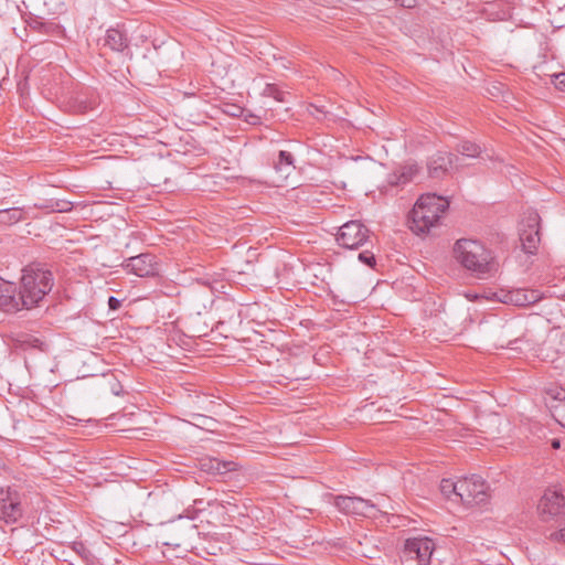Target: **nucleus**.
Segmentation results:
<instances>
[{
	"instance_id": "21",
	"label": "nucleus",
	"mask_w": 565,
	"mask_h": 565,
	"mask_svg": "<svg viewBox=\"0 0 565 565\" xmlns=\"http://www.w3.org/2000/svg\"><path fill=\"white\" fill-rule=\"evenodd\" d=\"M275 169L284 178H287L295 170L294 156L289 151H279Z\"/></svg>"
},
{
	"instance_id": "22",
	"label": "nucleus",
	"mask_w": 565,
	"mask_h": 565,
	"mask_svg": "<svg viewBox=\"0 0 565 565\" xmlns=\"http://www.w3.org/2000/svg\"><path fill=\"white\" fill-rule=\"evenodd\" d=\"M23 220V212L19 207H10L0 210V224L13 225Z\"/></svg>"
},
{
	"instance_id": "1",
	"label": "nucleus",
	"mask_w": 565,
	"mask_h": 565,
	"mask_svg": "<svg viewBox=\"0 0 565 565\" xmlns=\"http://www.w3.org/2000/svg\"><path fill=\"white\" fill-rule=\"evenodd\" d=\"M53 285V274L46 264L40 262L29 264L23 269L18 292L21 310H30L36 307L52 290Z\"/></svg>"
},
{
	"instance_id": "8",
	"label": "nucleus",
	"mask_w": 565,
	"mask_h": 565,
	"mask_svg": "<svg viewBox=\"0 0 565 565\" xmlns=\"http://www.w3.org/2000/svg\"><path fill=\"white\" fill-rule=\"evenodd\" d=\"M370 238V230L359 221H349L343 224L337 234V242L348 249H356Z\"/></svg>"
},
{
	"instance_id": "26",
	"label": "nucleus",
	"mask_w": 565,
	"mask_h": 565,
	"mask_svg": "<svg viewBox=\"0 0 565 565\" xmlns=\"http://www.w3.org/2000/svg\"><path fill=\"white\" fill-rule=\"evenodd\" d=\"M358 258L361 263L367 265L369 267H374L376 263L374 254L369 250L361 252Z\"/></svg>"
},
{
	"instance_id": "20",
	"label": "nucleus",
	"mask_w": 565,
	"mask_h": 565,
	"mask_svg": "<svg viewBox=\"0 0 565 565\" xmlns=\"http://www.w3.org/2000/svg\"><path fill=\"white\" fill-rule=\"evenodd\" d=\"M202 467L214 476L225 475L230 471L236 469V463L234 461H222L216 458L209 459L206 462L202 463Z\"/></svg>"
},
{
	"instance_id": "31",
	"label": "nucleus",
	"mask_w": 565,
	"mask_h": 565,
	"mask_svg": "<svg viewBox=\"0 0 565 565\" xmlns=\"http://www.w3.org/2000/svg\"><path fill=\"white\" fill-rule=\"evenodd\" d=\"M93 108H94L93 103H86L84 100H79V110L85 113L88 109H93Z\"/></svg>"
},
{
	"instance_id": "5",
	"label": "nucleus",
	"mask_w": 565,
	"mask_h": 565,
	"mask_svg": "<svg viewBox=\"0 0 565 565\" xmlns=\"http://www.w3.org/2000/svg\"><path fill=\"white\" fill-rule=\"evenodd\" d=\"M435 543L427 536L407 539L401 554L403 565H431Z\"/></svg>"
},
{
	"instance_id": "18",
	"label": "nucleus",
	"mask_w": 565,
	"mask_h": 565,
	"mask_svg": "<svg viewBox=\"0 0 565 565\" xmlns=\"http://www.w3.org/2000/svg\"><path fill=\"white\" fill-rule=\"evenodd\" d=\"M565 354V348L562 340L551 339L543 343L540 348V356L543 361L555 363L561 355Z\"/></svg>"
},
{
	"instance_id": "32",
	"label": "nucleus",
	"mask_w": 565,
	"mask_h": 565,
	"mask_svg": "<svg viewBox=\"0 0 565 565\" xmlns=\"http://www.w3.org/2000/svg\"><path fill=\"white\" fill-rule=\"evenodd\" d=\"M551 446L553 449H559L561 448V440L557 438L552 439Z\"/></svg>"
},
{
	"instance_id": "7",
	"label": "nucleus",
	"mask_w": 565,
	"mask_h": 565,
	"mask_svg": "<svg viewBox=\"0 0 565 565\" xmlns=\"http://www.w3.org/2000/svg\"><path fill=\"white\" fill-rule=\"evenodd\" d=\"M23 515L22 495L12 487L0 488V521L7 524L18 522Z\"/></svg>"
},
{
	"instance_id": "28",
	"label": "nucleus",
	"mask_w": 565,
	"mask_h": 565,
	"mask_svg": "<svg viewBox=\"0 0 565 565\" xmlns=\"http://www.w3.org/2000/svg\"><path fill=\"white\" fill-rule=\"evenodd\" d=\"M553 83L558 90L565 92V73L554 75Z\"/></svg>"
},
{
	"instance_id": "15",
	"label": "nucleus",
	"mask_w": 565,
	"mask_h": 565,
	"mask_svg": "<svg viewBox=\"0 0 565 565\" xmlns=\"http://www.w3.org/2000/svg\"><path fill=\"white\" fill-rule=\"evenodd\" d=\"M542 299V294L537 289L518 288L504 294L502 302L513 306L525 307L534 305Z\"/></svg>"
},
{
	"instance_id": "33",
	"label": "nucleus",
	"mask_w": 565,
	"mask_h": 565,
	"mask_svg": "<svg viewBox=\"0 0 565 565\" xmlns=\"http://www.w3.org/2000/svg\"><path fill=\"white\" fill-rule=\"evenodd\" d=\"M6 468H7L6 460L0 458V469H6Z\"/></svg>"
},
{
	"instance_id": "16",
	"label": "nucleus",
	"mask_w": 565,
	"mask_h": 565,
	"mask_svg": "<svg viewBox=\"0 0 565 565\" xmlns=\"http://www.w3.org/2000/svg\"><path fill=\"white\" fill-rule=\"evenodd\" d=\"M419 173V167L414 161H407L397 167L392 173L388 174V183L391 185L399 186L412 182Z\"/></svg>"
},
{
	"instance_id": "29",
	"label": "nucleus",
	"mask_w": 565,
	"mask_h": 565,
	"mask_svg": "<svg viewBox=\"0 0 565 565\" xmlns=\"http://www.w3.org/2000/svg\"><path fill=\"white\" fill-rule=\"evenodd\" d=\"M396 3L403 8H415L418 6L419 0H395Z\"/></svg>"
},
{
	"instance_id": "14",
	"label": "nucleus",
	"mask_w": 565,
	"mask_h": 565,
	"mask_svg": "<svg viewBox=\"0 0 565 565\" xmlns=\"http://www.w3.org/2000/svg\"><path fill=\"white\" fill-rule=\"evenodd\" d=\"M15 284L0 277V310L13 313L21 310Z\"/></svg>"
},
{
	"instance_id": "25",
	"label": "nucleus",
	"mask_w": 565,
	"mask_h": 565,
	"mask_svg": "<svg viewBox=\"0 0 565 565\" xmlns=\"http://www.w3.org/2000/svg\"><path fill=\"white\" fill-rule=\"evenodd\" d=\"M264 95L268 97H273L277 102L285 100V93L280 90L275 84H267L264 88Z\"/></svg>"
},
{
	"instance_id": "9",
	"label": "nucleus",
	"mask_w": 565,
	"mask_h": 565,
	"mask_svg": "<svg viewBox=\"0 0 565 565\" xmlns=\"http://www.w3.org/2000/svg\"><path fill=\"white\" fill-rule=\"evenodd\" d=\"M122 267L127 273L138 277L156 276L159 273L157 257L150 253H142L126 259Z\"/></svg>"
},
{
	"instance_id": "27",
	"label": "nucleus",
	"mask_w": 565,
	"mask_h": 565,
	"mask_svg": "<svg viewBox=\"0 0 565 565\" xmlns=\"http://www.w3.org/2000/svg\"><path fill=\"white\" fill-rule=\"evenodd\" d=\"M224 113L232 117H241L244 114V108L235 104H230L225 106Z\"/></svg>"
},
{
	"instance_id": "13",
	"label": "nucleus",
	"mask_w": 565,
	"mask_h": 565,
	"mask_svg": "<svg viewBox=\"0 0 565 565\" xmlns=\"http://www.w3.org/2000/svg\"><path fill=\"white\" fill-rule=\"evenodd\" d=\"M539 215L534 213L527 218V228H522L520 241L522 249L527 254H534L540 243Z\"/></svg>"
},
{
	"instance_id": "4",
	"label": "nucleus",
	"mask_w": 565,
	"mask_h": 565,
	"mask_svg": "<svg viewBox=\"0 0 565 565\" xmlns=\"http://www.w3.org/2000/svg\"><path fill=\"white\" fill-rule=\"evenodd\" d=\"M333 504L343 514L364 518H377L379 514H387L388 510H393L391 504L374 503L361 497L350 495H335Z\"/></svg>"
},
{
	"instance_id": "34",
	"label": "nucleus",
	"mask_w": 565,
	"mask_h": 565,
	"mask_svg": "<svg viewBox=\"0 0 565 565\" xmlns=\"http://www.w3.org/2000/svg\"><path fill=\"white\" fill-rule=\"evenodd\" d=\"M250 118H253V120L247 119V121L250 124H256V121L259 119L257 116H254V115H250Z\"/></svg>"
},
{
	"instance_id": "24",
	"label": "nucleus",
	"mask_w": 565,
	"mask_h": 565,
	"mask_svg": "<svg viewBox=\"0 0 565 565\" xmlns=\"http://www.w3.org/2000/svg\"><path fill=\"white\" fill-rule=\"evenodd\" d=\"M457 486H458V480L452 481L450 479H443L440 482V491L447 498H450L451 494H455L456 497H458Z\"/></svg>"
},
{
	"instance_id": "30",
	"label": "nucleus",
	"mask_w": 565,
	"mask_h": 565,
	"mask_svg": "<svg viewBox=\"0 0 565 565\" xmlns=\"http://www.w3.org/2000/svg\"><path fill=\"white\" fill-rule=\"evenodd\" d=\"M108 306H109V309H111V310H117V309H119V308H120L121 302H120V300H119V299H117L116 297L110 296V297L108 298Z\"/></svg>"
},
{
	"instance_id": "23",
	"label": "nucleus",
	"mask_w": 565,
	"mask_h": 565,
	"mask_svg": "<svg viewBox=\"0 0 565 565\" xmlns=\"http://www.w3.org/2000/svg\"><path fill=\"white\" fill-rule=\"evenodd\" d=\"M456 151L468 158H477L481 154V147L476 142L462 140L456 146Z\"/></svg>"
},
{
	"instance_id": "17",
	"label": "nucleus",
	"mask_w": 565,
	"mask_h": 565,
	"mask_svg": "<svg viewBox=\"0 0 565 565\" xmlns=\"http://www.w3.org/2000/svg\"><path fill=\"white\" fill-rule=\"evenodd\" d=\"M103 46L114 52H124L129 47V38L125 30L120 28H110L106 31L103 39Z\"/></svg>"
},
{
	"instance_id": "3",
	"label": "nucleus",
	"mask_w": 565,
	"mask_h": 565,
	"mask_svg": "<svg viewBox=\"0 0 565 565\" xmlns=\"http://www.w3.org/2000/svg\"><path fill=\"white\" fill-rule=\"evenodd\" d=\"M449 206L447 199L427 193L419 196L409 214V227L416 234L427 233Z\"/></svg>"
},
{
	"instance_id": "2",
	"label": "nucleus",
	"mask_w": 565,
	"mask_h": 565,
	"mask_svg": "<svg viewBox=\"0 0 565 565\" xmlns=\"http://www.w3.org/2000/svg\"><path fill=\"white\" fill-rule=\"evenodd\" d=\"M456 259L478 278L489 275L494 267L491 252L479 241L461 238L454 246Z\"/></svg>"
},
{
	"instance_id": "6",
	"label": "nucleus",
	"mask_w": 565,
	"mask_h": 565,
	"mask_svg": "<svg viewBox=\"0 0 565 565\" xmlns=\"http://www.w3.org/2000/svg\"><path fill=\"white\" fill-rule=\"evenodd\" d=\"M486 481L477 475L458 480V497L460 501L469 505L486 504L490 498Z\"/></svg>"
},
{
	"instance_id": "11",
	"label": "nucleus",
	"mask_w": 565,
	"mask_h": 565,
	"mask_svg": "<svg viewBox=\"0 0 565 565\" xmlns=\"http://www.w3.org/2000/svg\"><path fill=\"white\" fill-rule=\"evenodd\" d=\"M458 157L451 152L438 151L430 157L427 163L428 174L433 179L445 177L454 167Z\"/></svg>"
},
{
	"instance_id": "12",
	"label": "nucleus",
	"mask_w": 565,
	"mask_h": 565,
	"mask_svg": "<svg viewBox=\"0 0 565 565\" xmlns=\"http://www.w3.org/2000/svg\"><path fill=\"white\" fill-rule=\"evenodd\" d=\"M515 321H503L502 319H494L492 324L491 338L501 347L510 345L512 342L519 340L520 334L515 331Z\"/></svg>"
},
{
	"instance_id": "10",
	"label": "nucleus",
	"mask_w": 565,
	"mask_h": 565,
	"mask_svg": "<svg viewBox=\"0 0 565 565\" xmlns=\"http://www.w3.org/2000/svg\"><path fill=\"white\" fill-rule=\"evenodd\" d=\"M537 510L544 521L562 515L565 512V497L559 491L547 489L540 499Z\"/></svg>"
},
{
	"instance_id": "19",
	"label": "nucleus",
	"mask_w": 565,
	"mask_h": 565,
	"mask_svg": "<svg viewBox=\"0 0 565 565\" xmlns=\"http://www.w3.org/2000/svg\"><path fill=\"white\" fill-rule=\"evenodd\" d=\"M29 28L42 34H56L60 31V26L50 21H44L41 17L32 15L26 20Z\"/></svg>"
}]
</instances>
